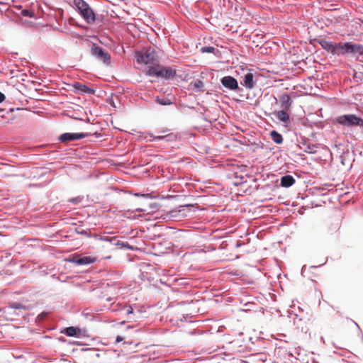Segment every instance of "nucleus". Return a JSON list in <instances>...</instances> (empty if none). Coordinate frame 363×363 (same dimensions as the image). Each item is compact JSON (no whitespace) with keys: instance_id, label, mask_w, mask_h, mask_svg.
Here are the masks:
<instances>
[{"instance_id":"nucleus-6","label":"nucleus","mask_w":363,"mask_h":363,"mask_svg":"<svg viewBox=\"0 0 363 363\" xmlns=\"http://www.w3.org/2000/svg\"><path fill=\"white\" fill-rule=\"evenodd\" d=\"M97 257L95 256H83L74 255L72 258L69 259V262L74 263L77 265H86L96 262Z\"/></svg>"},{"instance_id":"nucleus-5","label":"nucleus","mask_w":363,"mask_h":363,"mask_svg":"<svg viewBox=\"0 0 363 363\" xmlns=\"http://www.w3.org/2000/svg\"><path fill=\"white\" fill-rule=\"evenodd\" d=\"M363 55V45L350 42L340 43V55Z\"/></svg>"},{"instance_id":"nucleus-27","label":"nucleus","mask_w":363,"mask_h":363,"mask_svg":"<svg viewBox=\"0 0 363 363\" xmlns=\"http://www.w3.org/2000/svg\"><path fill=\"white\" fill-rule=\"evenodd\" d=\"M5 99V95L0 91V103L4 101Z\"/></svg>"},{"instance_id":"nucleus-26","label":"nucleus","mask_w":363,"mask_h":363,"mask_svg":"<svg viewBox=\"0 0 363 363\" xmlns=\"http://www.w3.org/2000/svg\"><path fill=\"white\" fill-rule=\"evenodd\" d=\"M22 14L24 16H29V17H32L33 16V15L31 14V12L30 11H28V10H23Z\"/></svg>"},{"instance_id":"nucleus-2","label":"nucleus","mask_w":363,"mask_h":363,"mask_svg":"<svg viewBox=\"0 0 363 363\" xmlns=\"http://www.w3.org/2000/svg\"><path fill=\"white\" fill-rule=\"evenodd\" d=\"M74 4L81 16L89 24L96 21V16L89 5L84 0H74Z\"/></svg>"},{"instance_id":"nucleus-16","label":"nucleus","mask_w":363,"mask_h":363,"mask_svg":"<svg viewBox=\"0 0 363 363\" xmlns=\"http://www.w3.org/2000/svg\"><path fill=\"white\" fill-rule=\"evenodd\" d=\"M21 71H22V69H17L18 73L16 75H13V69H10L9 74L11 75H12L11 79H12L13 78H16V82H20V81H21V82H28L29 80L27 79V77H28L27 74H25V73H22Z\"/></svg>"},{"instance_id":"nucleus-8","label":"nucleus","mask_w":363,"mask_h":363,"mask_svg":"<svg viewBox=\"0 0 363 363\" xmlns=\"http://www.w3.org/2000/svg\"><path fill=\"white\" fill-rule=\"evenodd\" d=\"M91 50L93 55L96 56L98 59L103 61L104 63L107 65L110 64V55L107 52H105L101 47L94 45L92 47Z\"/></svg>"},{"instance_id":"nucleus-3","label":"nucleus","mask_w":363,"mask_h":363,"mask_svg":"<svg viewBox=\"0 0 363 363\" xmlns=\"http://www.w3.org/2000/svg\"><path fill=\"white\" fill-rule=\"evenodd\" d=\"M143 73L145 76L150 77V82H153L159 79L173 78L175 75V69H143Z\"/></svg>"},{"instance_id":"nucleus-31","label":"nucleus","mask_w":363,"mask_h":363,"mask_svg":"<svg viewBox=\"0 0 363 363\" xmlns=\"http://www.w3.org/2000/svg\"><path fill=\"white\" fill-rule=\"evenodd\" d=\"M111 255H108V256H105L104 257V259H111Z\"/></svg>"},{"instance_id":"nucleus-19","label":"nucleus","mask_w":363,"mask_h":363,"mask_svg":"<svg viewBox=\"0 0 363 363\" xmlns=\"http://www.w3.org/2000/svg\"><path fill=\"white\" fill-rule=\"evenodd\" d=\"M286 111L287 110H284V109H283L281 111H279L275 113V116L279 121H281L284 123H288L289 121V116L286 113Z\"/></svg>"},{"instance_id":"nucleus-24","label":"nucleus","mask_w":363,"mask_h":363,"mask_svg":"<svg viewBox=\"0 0 363 363\" xmlns=\"http://www.w3.org/2000/svg\"><path fill=\"white\" fill-rule=\"evenodd\" d=\"M191 85L197 89H201L203 86V82L200 80H197L194 82H192Z\"/></svg>"},{"instance_id":"nucleus-9","label":"nucleus","mask_w":363,"mask_h":363,"mask_svg":"<svg viewBox=\"0 0 363 363\" xmlns=\"http://www.w3.org/2000/svg\"><path fill=\"white\" fill-rule=\"evenodd\" d=\"M89 135H91V134L88 133H66L62 134L60 136L59 140L61 142L67 143L69 141H73V140L82 139V138H86Z\"/></svg>"},{"instance_id":"nucleus-15","label":"nucleus","mask_w":363,"mask_h":363,"mask_svg":"<svg viewBox=\"0 0 363 363\" xmlns=\"http://www.w3.org/2000/svg\"><path fill=\"white\" fill-rule=\"evenodd\" d=\"M340 228V222L338 219L331 220L327 224V230L328 233L333 234L339 230Z\"/></svg>"},{"instance_id":"nucleus-11","label":"nucleus","mask_w":363,"mask_h":363,"mask_svg":"<svg viewBox=\"0 0 363 363\" xmlns=\"http://www.w3.org/2000/svg\"><path fill=\"white\" fill-rule=\"evenodd\" d=\"M218 45L213 43V45H204L200 48V52L203 54H211L216 57L220 56V52L218 49Z\"/></svg>"},{"instance_id":"nucleus-29","label":"nucleus","mask_w":363,"mask_h":363,"mask_svg":"<svg viewBox=\"0 0 363 363\" xmlns=\"http://www.w3.org/2000/svg\"><path fill=\"white\" fill-rule=\"evenodd\" d=\"M212 40V38H211V37H210V38H205L203 39V42H204V43H205V44H206V43H207V42H208V40Z\"/></svg>"},{"instance_id":"nucleus-17","label":"nucleus","mask_w":363,"mask_h":363,"mask_svg":"<svg viewBox=\"0 0 363 363\" xmlns=\"http://www.w3.org/2000/svg\"><path fill=\"white\" fill-rule=\"evenodd\" d=\"M254 75L252 73L247 74L243 79V85L249 89H252L254 87Z\"/></svg>"},{"instance_id":"nucleus-21","label":"nucleus","mask_w":363,"mask_h":363,"mask_svg":"<svg viewBox=\"0 0 363 363\" xmlns=\"http://www.w3.org/2000/svg\"><path fill=\"white\" fill-rule=\"evenodd\" d=\"M79 332V328L72 326L67 328L65 330V333L69 337L76 336Z\"/></svg>"},{"instance_id":"nucleus-13","label":"nucleus","mask_w":363,"mask_h":363,"mask_svg":"<svg viewBox=\"0 0 363 363\" xmlns=\"http://www.w3.org/2000/svg\"><path fill=\"white\" fill-rule=\"evenodd\" d=\"M106 240L108 242L105 246H103V247L107 249L108 252L113 251L114 250V246H120V248L126 247L128 246V245L120 243L118 240H116V238H112L110 240L106 239Z\"/></svg>"},{"instance_id":"nucleus-14","label":"nucleus","mask_w":363,"mask_h":363,"mask_svg":"<svg viewBox=\"0 0 363 363\" xmlns=\"http://www.w3.org/2000/svg\"><path fill=\"white\" fill-rule=\"evenodd\" d=\"M281 107L284 110L290 109L292 101L291 96L288 94H284L279 97Z\"/></svg>"},{"instance_id":"nucleus-18","label":"nucleus","mask_w":363,"mask_h":363,"mask_svg":"<svg viewBox=\"0 0 363 363\" xmlns=\"http://www.w3.org/2000/svg\"><path fill=\"white\" fill-rule=\"evenodd\" d=\"M295 183L294 178L291 175H286L281 179V185L284 187H289Z\"/></svg>"},{"instance_id":"nucleus-28","label":"nucleus","mask_w":363,"mask_h":363,"mask_svg":"<svg viewBox=\"0 0 363 363\" xmlns=\"http://www.w3.org/2000/svg\"><path fill=\"white\" fill-rule=\"evenodd\" d=\"M122 340H123V337H121V336H118V337H116V342H121V341H122Z\"/></svg>"},{"instance_id":"nucleus-23","label":"nucleus","mask_w":363,"mask_h":363,"mask_svg":"<svg viewBox=\"0 0 363 363\" xmlns=\"http://www.w3.org/2000/svg\"><path fill=\"white\" fill-rule=\"evenodd\" d=\"M157 101L161 105H169L172 104L171 101L167 99H157Z\"/></svg>"},{"instance_id":"nucleus-7","label":"nucleus","mask_w":363,"mask_h":363,"mask_svg":"<svg viewBox=\"0 0 363 363\" xmlns=\"http://www.w3.org/2000/svg\"><path fill=\"white\" fill-rule=\"evenodd\" d=\"M319 43L322 48L332 53L333 55H340V43H333L325 40H320Z\"/></svg>"},{"instance_id":"nucleus-22","label":"nucleus","mask_w":363,"mask_h":363,"mask_svg":"<svg viewBox=\"0 0 363 363\" xmlns=\"http://www.w3.org/2000/svg\"><path fill=\"white\" fill-rule=\"evenodd\" d=\"M353 77L356 82H361L363 80V73L362 72H357L355 69H353Z\"/></svg>"},{"instance_id":"nucleus-20","label":"nucleus","mask_w":363,"mask_h":363,"mask_svg":"<svg viewBox=\"0 0 363 363\" xmlns=\"http://www.w3.org/2000/svg\"><path fill=\"white\" fill-rule=\"evenodd\" d=\"M272 140L277 144H281L283 142V138L280 133L276 130H272L270 132Z\"/></svg>"},{"instance_id":"nucleus-1","label":"nucleus","mask_w":363,"mask_h":363,"mask_svg":"<svg viewBox=\"0 0 363 363\" xmlns=\"http://www.w3.org/2000/svg\"><path fill=\"white\" fill-rule=\"evenodd\" d=\"M163 54V51L160 50L147 47L135 51L134 57L140 65H147L149 68H157L160 67Z\"/></svg>"},{"instance_id":"nucleus-25","label":"nucleus","mask_w":363,"mask_h":363,"mask_svg":"<svg viewBox=\"0 0 363 363\" xmlns=\"http://www.w3.org/2000/svg\"><path fill=\"white\" fill-rule=\"evenodd\" d=\"M123 310L125 311L126 314H131L133 313V309L131 306H126L123 308Z\"/></svg>"},{"instance_id":"nucleus-10","label":"nucleus","mask_w":363,"mask_h":363,"mask_svg":"<svg viewBox=\"0 0 363 363\" xmlns=\"http://www.w3.org/2000/svg\"><path fill=\"white\" fill-rule=\"evenodd\" d=\"M222 85L230 89V90H237L238 89V81L233 77L225 76L221 79Z\"/></svg>"},{"instance_id":"nucleus-12","label":"nucleus","mask_w":363,"mask_h":363,"mask_svg":"<svg viewBox=\"0 0 363 363\" xmlns=\"http://www.w3.org/2000/svg\"><path fill=\"white\" fill-rule=\"evenodd\" d=\"M73 87L75 89V91L81 94H94L95 93V90L94 89L89 87L86 85L83 84L80 82L74 83Z\"/></svg>"},{"instance_id":"nucleus-4","label":"nucleus","mask_w":363,"mask_h":363,"mask_svg":"<svg viewBox=\"0 0 363 363\" xmlns=\"http://www.w3.org/2000/svg\"><path fill=\"white\" fill-rule=\"evenodd\" d=\"M337 123L347 126H362L363 120L354 114L342 115L336 118Z\"/></svg>"},{"instance_id":"nucleus-30","label":"nucleus","mask_w":363,"mask_h":363,"mask_svg":"<svg viewBox=\"0 0 363 363\" xmlns=\"http://www.w3.org/2000/svg\"><path fill=\"white\" fill-rule=\"evenodd\" d=\"M162 138H163V136H156V137H155V138H154V139L161 140V139H162Z\"/></svg>"}]
</instances>
